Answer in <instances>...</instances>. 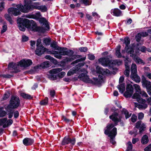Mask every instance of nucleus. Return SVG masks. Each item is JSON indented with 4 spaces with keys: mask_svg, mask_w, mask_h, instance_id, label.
I'll return each mask as SVG.
<instances>
[{
    "mask_svg": "<svg viewBox=\"0 0 151 151\" xmlns=\"http://www.w3.org/2000/svg\"><path fill=\"white\" fill-rule=\"evenodd\" d=\"M118 114L117 113L113 114L109 116V118L114 121L115 123L114 125L112 123L108 124L106 127V129L104 131V133L108 135V136L110 138V142L113 145L115 143V142L114 139L117 134V129L116 127H114L111 131V129L114 126L116 125L119 122V120L117 117Z\"/></svg>",
    "mask_w": 151,
    "mask_h": 151,
    "instance_id": "1",
    "label": "nucleus"
},
{
    "mask_svg": "<svg viewBox=\"0 0 151 151\" xmlns=\"http://www.w3.org/2000/svg\"><path fill=\"white\" fill-rule=\"evenodd\" d=\"M40 5L39 3H35L29 5L28 1H25L24 4V6L20 4L16 5V6L20 11L24 13H28L34 9L40 10L42 12L47 11V8L45 6H39Z\"/></svg>",
    "mask_w": 151,
    "mask_h": 151,
    "instance_id": "2",
    "label": "nucleus"
},
{
    "mask_svg": "<svg viewBox=\"0 0 151 151\" xmlns=\"http://www.w3.org/2000/svg\"><path fill=\"white\" fill-rule=\"evenodd\" d=\"M58 50V52L55 51H48V54H52L55 55V57L58 59H61L62 58V55H68L71 56L73 55L74 53L73 51L72 50H67L66 48L61 47H60Z\"/></svg>",
    "mask_w": 151,
    "mask_h": 151,
    "instance_id": "3",
    "label": "nucleus"
},
{
    "mask_svg": "<svg viewBox=\"0 0 151 151\" xmlns=\"http://www.w3.org/2000/svg\"><path fill=\"white\" fill-rule=\"evenodd\" d=\"M28 28L34 32L44 33L46 31L49 29V27L47 22H45L43 24V27L42 28L37 27L36 24L34 21L31 20L29 27H28Z\"/></svg>",
    "mask_w": 151,
    "mask_h": 151,
    "instance_id": "4",
    "label": "nucleus"
},
{
    "mask_svg": "<svg viewBox=\"0 0 151 151\" xmlns=\"http://www.w3.org/2000/svg\"><path fill=\"white\" fill-rule=\"evenodd\" d=\"M13 7L9 8L8 10V12L9 14H6L4 15V17L5 19L11 23L12 24L13 22L11 18L9 16V14L13 15L15 16H17L20 14L21 13L19 11L20 10Z\"/></svg>",
    "mask_w": 151,
    "mask_h": 151,
    "instance_id": "5",
    "label": "nucleus"
},
{
    "mask_svg": "<svg viewBox=\"0 0 151 151\" xmlns=\"http://www.w3.org/2000/svg\"><path fill=\"white\" fill-rule=\"evenodd\" d=\"M132 98L136 99L137 101L139 103L141 104H139L138 105V107L140 109H145L147 107V104L146 103V101L145 100L141 98L140 95L137 93H134Z\"/></svg>",
    "mask_w": 151,
    "mask_h": 151,
    "instance_id": "6",
    "label": "nucleus"
},
{
    "mask_svg": "<svg viewBox=\"0 0 151 151\" xmlns=\"http://www.w3.org/2000/svg\"><path fill=\"white\" fill-rule=\"evenodd\" d=\"M132 48L131 47L128 48L127 50V53L130 54V56L133 58V60L136 63L144 65L145 63L143 60L136 55H137L136 53H134V51H132Z\"/></svg>",
    "mask_w": 151,
    "mask_h": 151,
    "instance_id": "7",
    "label": "nucleus"
},
{
    "mask_svg": "<svg viewBox=\"0 0 151 151\" xmlns=\"http://www.w3.org/2000/svg\"><path fill=\"white\" fill-rule=\"evenodd\" d=\"M20 103V100L18 97L13 96L11 98L8 107L12 109L17 108L19 106Z\"/></svg>",
    "mask_w": 151,
    "mask_h": 151,
    "instance_id": "8",
    "label": "nucleus"
},
{
    "mask_svg": "<svg viewBox=\"0 0 151 151\" xmlns=\"http://www.w3.org/2000/svg\"><path fill=\"white\" fill-rule=\"evenodd\" d=\"M141 83L142 86L146 88L148 94L151 95V82L147 80L146 78L143 76L142 79Z\"/></svg>",
    "mask_w": 151,
    "mask_h": 151,
    "instance_id": "9",
    "label": "nucleus"
},
{
    "mask_svg": "<svg viewBox=\"0 0 151 151\" xmlns=\"http://www.w3.org/2000/svg\"><path fill=\"white\" fill-rule=\"evenodd\" d=\"M22 17L29 18L34 19L37 20L40 19V21H42L43 24L45 22H47L46 21V19L45 18H41V15L40 12L37 13L35 14H27Z\"/></svg>",
    "mask_w": 151,
    "mask_h": 151,
    "instance_id": "10",
    "label": "nucleus"
},
{
    "mask_svg": "<svg viewBox=\"0 0 151 151\" xmlns=\"http://www.w3.org/2000/svg\"><path fill=\"white\" fill-rule=\"evenodd\" d=\"M62 70V68H58L50 70L49 73L50 75L49 76V78L52 80H55L56 79V76L54 74H56L61 72Z\"/></svg>",
    "mask_w": 151,
    "mask_h": 151,
    "instance_id": "11",
    "label": "nucleus"
},
{
    "mask_svg": "<svg viewBox=\"0 0 151 151\" xmlns=\"http://www.w3.org/2000/svg\"><path fill=\"white\" fill-rule=\"evenodd\" d=\"M48 51H49L48 49L44 47L42 45H41L39 47H37L35 51V53L36 55L40 56L43 54L44 52H46L47 53H48Z\"/></svg>",
    "mask_w": 151,
    "mask_h": 151,
    "instance_id": "12",
    "label": "nucleus"
},
{
    "mask_svg": "<svg viewBox=\"0 0 151 151\" xmlns=\"http://www.w3.org/2000/svg\"><path fill=\"white\" fill-rule=\"evenodd\" d=\"M126 89L124 93V96L127 98L131 97L133 93V88L132 85L130 84H128Z\"/></svg>",
    "mask_w": 151,
    "mask_h": 151,
    "instance_id": "13",
    "label": "nucleus"
},
{
    "mask_svg": "<svg viewBox=\"0 0 151 151\" xmlns=\"http://www.w3.org/2000/svg\"><path fill=\"white\" fill-rule=\"evenodd\" d=\"M76 142L75 138H73L71 139L68 137H65L63 140L62 144L63 145L66 144H68L69 143L70 144L72 145H74Z\"/></svg>",
    "mask_w": 151,
    "mask_h": 151,
    "instance_id": "14",
    "label": "nucleus"
},
{
    "mask_svg": "<svg viewBox=\"0 0 151 151\" xmlns=\"http://www.w3.org/2000/svg\"><path fill=\"white\" fill-rule=\"evenodd\" d=\"M32 60L30 59H24L19 62V64L21 67H27L32 64Z\"/></svg>",
    "mask_w": 151,
    "mask_h": 151,
    "instance_id": "15",
    "label": "nucleus"
},
{
    "mask_svg": "<svg viewBox=\"0 0 151 151\" xmlns=\"http://www.w3.org/2000/svg\"><path fill=\"white\" fill-rule=\"evenodd\" d=\"M98 62L102 65L104 66H110L112 63L108 58H102L99 59Z\"/></svg>",
    "mask_w": 151,
    "mask_h": 151,
    "instance_id": "16",
    "label": "nucleus"
},
{
    "mask_svg": "<svg viewBox=\"0 0 151 151\" xmlns=\"http://www.w3.org/2000/svg\"><path fill=\"white\" fill-rule=\"evenodd\" d=\"M17 23H21L23 25H24L25 27L28 28L29 27L31 21L27 19L19 18L17 19Z\"/></svg>",
    "mask_w": 151,
    "mask_h": 151,
    "instance_id": "17",
    "label": "nucleus"
},
{
    "mask_svg": "<svg viewBox=\"0 0 151 151\" xmlns=\"http://www.w3.org/2000/svg\"><path fill=\"white\" fill-rule=\"evenodd\" d=\"M83 65L84 64L83 63H80L70 70L67 73L68 76H70L76 73L79 70L80 68L79 67L83 66Z\"/></svg>",
    "mask_w": 151,
    "mask_h": 151,
    "instance_id": "18",
    "label": "nucleus"
},
{
    "mask_svg": "<svg viewBox=\"0 0 151 151\" xmlns=\"http://www.w3.org/2000/svg\"><path fill=\"white\" fill-rule=\"evenodd\" d=\"M19 62L17 64L14 63H12L9 64L8 66V68L9 70H14L13 72H16L19 70Z\"/></svg>",
    "mask_w": 151,
    "mask_h": 151,
    "instance_id": "19",
    "label": "nucleus"
},
{
    "mask_svg": "<svg viewBox=\"0 0 151 151\" xmlns=\"http://www.w3.org/2000/svg\"><path fill=\"white\" fill-rule=\"evenodd\" d=\"M124 78L123 77H121L119 79V84L117 86V88L119 89V92L121 93H123L125 90V85L122 82L124 80Z\"/></svg>",
    "mask_w": 151,
    "mask_h": 151,
    "instance_id": "20",
    "label": "nucleus"
},
{
    "mask_svg": "<svg viewBox=\"0 0 151 151\" xmlns=\"http://www.w3.org/2000/svg\"><path fill=\"white\" fill-rule=\"evenodd\" d=\"M83 71L84 72V73H82L80 74L79 76V77L81 80L83 81L86 82H89L90 80L88 76L86 74L87 72L85 70Z\"/></svg>",
    "mask_w": 151,
    "mask_h": 151,
    "instance_id": "21",
    "label": "nucleus"
},
{
    "mask_svg": "<svg viewBox=\"0 0 151 151\" xmlns=\"http://www.w3.org/2000/svg\"><path fill=\"white\" fill-rule=\"evenodd\" d=\"M135 127L137 129L139 128V132L141 133L145 130L146 125L143 123H141V121H139L136 123Z\"/></svg>",
    "mask_w": 151,
    "mask_h": 151,
    "instance_id": "22",
    "label": "nucleus"
},
{
    "mask_svg": "<svg viewBox=\"0 0 151 151\" xmlns=\"http://www.w3.org/2000/svg\"><path fill=\"white\" fill-rule=\"evenodd\" d=\"M96 71L97 73L103 75H105L110 72L109 70L107 69H103L99 66H97L96 67Z\"/></svg>",
    "mask_w": 151,
    "mask_h": 151,
    "instance_id": "23",
    "label": "nucleus"
},
{
    "mask_svg": "<svg viewBox=\"0 0 151 151\" xmlns=\"http://www.w3.org/2000/svg\"><path fill=\"white\" fill-rule=\"evenodd\" d=\"M125 65L126 67V70L124 72V74L127 77L129 76V66L128 65V62H129L128 58L126 57L125 60H124Z\"/></svg>",
    "mask_w": 151,
    "mask_h": 151,
    "instance_id": "24",
    "label": "nucleus"
},
{
    "mask_svg": "<svg viewBox=\"0 0 151 151\" xmlns=\"http://www.w3.org/2000/svg\"><path fill=\"white\" fill-rule=\"evenodd\" d=\"M111 13L113 15L118 17L122 15V12L119 9H114L111 11Z\"/></svg>",
    "mask_w": 151,
    "mask_h": 151,
    "instance_id": "25",
    "label": "nucleus"
},
{
    "mask_svg": "<svg viewBox=\"0 0 151 151\" xmlns=\"http://www.w3.org/2000/svg\"><path fill=\"white\" fill-rule=\"evenodd\" d=\"M23 142L25 146L30 145L33 143L34 140L31 138H26L23 139Z\"/></svg>",
    "mask_w": 151,
    "mask_h": 151,
    "instance_id": "26",
    "label": "nucleus"
},
{
    "mask_svg": "<svg viewBox=\"0 0 151 151\" xmlns=\"http://www.w3.org/2000/svg\"><path fill=\"white\" fill-rule=\"evenodd\" d=\"M132 79L137 83H139L140 81V78L137 74V73H132L130 76Z\"/></svg>",
    "mask_w": 151,
    "mask_h": 151,
    "instance_id": "27",
    "label": "nucleus"
},
{
    "mask_svg": "<svg viewBox=\"0 0 151 151\" xmlns=\"http://www.w3.org/2000/svg\"><path fill=\"white\" fill-rule=\"evenodd\" d=\"M124 43H125L126 45V47L125 49L126 50V51L128 48L129 47H131L132 48V51H133V50L134 49L135 46L132 45V46H130L129 47H128V45L130 43V40L129 38L127 37L124 38Z\"/></svg>",
    "mask_w": 151,
    "mask_h": 151,
    "instance_id": "28",
    "label": "nucleus"
},
{
    "mask_svg": "<svg viewBox=\"0 0 151 151\" xmlns=\"http://www.w3.org/2000/svg\"><path fill=\"white\" fill-rule=\"evenodd\" d=\"M134 50H135V52L134 53H136L137 55H138V53H139V50L142 52H145L146 50V48L144 46H142L139 48H137L135 46L134 49L133 50L134 51Z\"/></svg>",
    "mask_w": 151,
    "mask_h": 151,
    "instance_id": "29",
    "label": "nucleus"
},
{
    "mask_svg": "<svg viewBox=\"0 0 151 151\" xmlns=\"http://www.w3.org/2000/svg\"><path fill=\"white\" fill-rule=\"evenodd\" d=\"M121 47V46L120 45H118L116 48V55L119 58H121L122 57V55L120 52Z\"/></svg>",
    "mask_w": 151,
    "mask_h": 151,
    "instance_id": "30",
    "label": "nucleus"
},
{
    "mask_svg": "<svg viewBox=\"0 0 151 151\" xmlns=\"http://www.w3.org/2000/svg\"><path fill=\"white\" fill-rule=\"evenodd\" d=\"M148 137L146 135H144L141 139V143L143 144H146L149 142Z\"/></svg>",
    "mask_w": 151,
    "mask_h": 151,
    "instance_id": "31",
    "label": "nucleus"
},
{
    "mask_svg": "<svg viewBox=\"0 0 151 151\" xmlns=\"http://www.w3.org/2000/svg\"><path fill=\"white\" fill-rule=\"evenodd\" d=\"M20 95L23 98L27 99H31L33 98L32 96L24 93H21Z\"/></svg>",
    "mask_w": 151,
    "mask_h": 151,
    "instance_id": "32",
    "label": "nucleus"
},
{
    "mask_svg": "<svg viewBox=\"0 0 151 151\" xmlns=\"http://www.w3.org/2000/svg\"><path fill=\"white\" fill-rule=\"evenodd\" d=\"M50 65L49 61H47L42 63L40 65V67L43 68H45L49 67Z\"/></svg>",
    "mask_w": 151,
    "mask_h": 151,
    "instance_id": "33",
    "label": "nucleus"
},
{
    "mask_svg": "<svg viewBox=\"0 0 151 151\" xmlns=\"http://www.w3.org/2000/svg\"><path fill=\"white\" fill-rule=\"evenodd\" d=\"M122 113L124 114L125 115V117L126 119L129 118L131 115V113H129L125 109H123L122 111Z\"/></svg>",
    "mask_w": 151,
    "mask_h": 151,
    "instance_id": "34",
    "label": "nucleus"
},
{
    "mask_svg": "<svg viewBox=\"0 0 151 151\" xmlns=\"http://www.w3.org/2000/svg\"><path fill=\"white\" fill-rule=\"evenodd\" d=\"M81 55H73L71 56V57L70 58H67V61H70L73 60L75 59L76 58H81Z\"/></svg>",
    "mask_w": 151,
    "mask_h": 151,
    "instance_id": "35",
    "label": "nucleus"
},
{
    "mask_svg": "<svg viewBox=\"0 0 151 151\" xmlns=\"http://www.w3.org/2000/svg\"><path fill=\"white\" fill-rule=\"evenodd\" d=\"M131 73H137V66L135 64H132L131 68Z\"/></svg>",
    "mask_w": 151,
    "mask_h": 151,
    "instance_id": "36",
    "label": "nucleus"
},
{
    "mask_svg": "<svg viewBox=\"0 0 151 151\" xmlns=\"http://www.w3.org/2000/svg\"><path fill=\"white\" fill-rule=\"evenodd\" d=\"M50 46L53 48L55 50H58L59 47L57 45V43L55 42H54L50 44Z\"/></svg>",
    "mask_w": 151,
    "mask_h": 151,
    "instance_id": "37",
    "label": "nucleus"
},
{
    "mask_svg": "<svg viewBox=\"0 0 151 151\" xmlns=\"http://www.w3.org/2000/svg\"><path fill=\"white\" fill-rule=\"evenodd\" d=\"M80 2L84 4L85 5H89L91 4L90 0H80Z\"/></svg>",
    "mask_w": 151,
    "mask_h": 151,
    "instance_id": "38",
    "label": "nucleus"
},
{
    "mask_svg": "<svg viewBox=\"0 0 151 151\" xmlns=\"http://www.w3.org/2000/svg\"><path fill=\"white\" fill-rule=\"evenodd\" d=\"M127 151H131L132 148V145L131 142H128L127 145Z\"/></svg>",
    "mask_w": 151,
    "mask_h": 151,
    "instance_id": "39",
    "label": "nucleus"
},
{
    "mask_svg": "<svg viewBox=\"0 0 151 151\" xmlns=\"http://www.w3.org/2000/svg\"><path fill=\"white\" fill-rule=\"evenodd\" d=\"M18 24V26L19 29L22 31H24L25 30V26L23 25L21 23H17Z\"/></svg>",
    "mask_w": 151,
    "mask_h": 151,
    "instance_id": "40",
    "label": "nucleus"
},
{
    "mask_svg": "<svg viewBox=\"0 0 151 151\" xmlns=\"http://www.w3.org/2000/svg\"><path fill=\"white\" fill-rule=\"evenodd\" d=\"M13 123V121L11 119L8 120L6 124L3 125V127L6 128L9 125H11Z\"/></svg>",
    "mask_w": 151,
    "mask_h": 151,
    "instance_id": "41",
    "label": "nucleus"
},
{
    "mask_svg": "<svg viewBox=\"0 0 151 151\" xmlns=\"http://www.w3.org/2000/svg\"><path fill=\"white\" fill-rule=\"evenodd\" d=\"M45 58L47 59L50 60L54 63H57L56 60L50 55H46L45 56Z\"/></svg>",
    "mask_w": 151,
    "mask_h": 151,
    "instance_id": "42",
    "label": "nucleus"
},
{
    "mask_svg": "<svg viewBox=\"0 0 151 151\" xmlns=\"http://www.w3.org/2000/svg\"><path fill=\"white\" fill-rule=\"evenodd\" d=\"M48 98L46 97L44 100L40 102V104L42 105H47L48 102Z\"/></svg>",
    "mask_w": 151,
    "mask_h": 151,
    "instance_id": "43",
    "label": "nucleus"
},
{
    "mask_svg": "<svg viewBox=\"0 0 151 151\" xmlns=\"http://www.w3.org/2000/svg\"><path fill=\"white\" fill-rule=\"evenodd\" d=\"M50 40L48 38H45L43 40V42L45 45H49L50 43Z\"/></svg>",
    "mask_w": 151,
    "mask_h": 151,
    "instance_id": "44",
    "label": "nucleus"
},
{
    "mask_svg": "<svg viewBox=\"0 0 151 151\" xmlns=\"http://www.w3.org/2000/svg\"><path fill=\"white\" fill-rule=\"evenodd\" d=\"M135 89L136 90L137 92L139 93L141 91V89L140 86L137 84H134V85Z\"/></svg>",
    "mask_w": 151,
    "mask_h": 151,
    "instance_id": "45",
    "label": "nucleus"
},
{
    "mask_svg": "<svg viewBox=\"0 0 151 151\" xmlns=\"http://www.w3.org/2000/svg\"><path fill=\"white\" fill-rule=\"evenodd\" d=\"M144 74L146 77L151 80V73H150L145 71Z\"/></svg>",
    "mask_w": 151,
    "mask_h": 151,
    "instance_id": "46",
    "label": "nucleus"
},
{
    "mask_svg": "<svg viewBox=\"0 0 151 151\" xmlns=\"http://www.w3.org/2000/svg\"><path fill=\"white\" fill-rule=\"evenodd\" d=\"M137 116L135 114H133L131 117V120L132 122H135L137 119Z\"/></svg>",
    "mask_w": 151,
    "mask_h": 151,
    "instance_id": "47",
    "label": "nucleus"
},
{
    "mask_svg": "<svg viewBox=\"0 0 151 151\" xmlns=\"http://www.w3.org/2000/svg\"><path fill=\"white\" fill-rule=\"evenodd\" d=\"M142 37V36L141 35V34H140V33L138 34L136 36L135 38L137 41L139 42L140 40Z\"/></svg>",
    "mask_w": 151,
    "mask_h": 151,
    "instance_id": "48",
    "label": "nucleus"
},
{
    "mask_svg": "<svg viewBox=\"0 0 151 151\" xmlns=\"http://www.w3.org/2000/svg\"><path fill=\"white\" fill-rule=\"evenodd\" d=\"M139 93H140V94H141L142 96L146 97L148 96L147 94L144 91H141Z\"/></svg>",
    "mask_w": 151,
    "mask_h": 151,
    "instance_id": "49",
    "label": "nucleus"
},
{
    "mask_svg": "<svg viewBox=\"0 0 151 151\" xmlns=\"http://www.w3.org/2000/svg\"><path fill=\"white\" fill-rule=\"evenodd\" d=\"M7 26L5 24H4L3 26V29L1 32V33L2 34L4 32L7 30Z\"/></svg>",
    "mask_w": 151,
    "mask_h": 151,
    "instance_id": "50",
    "label": "nucleus"
},
{
    "mask_svg": "<svg viewBox=\"0 0 151 151\" xmlns=\"http://www.w3.org/2000/svg\"><path fill=\"white\" fill-rule=\"evenodd\" d=\"M79 50L82 52H85L87 50V48L86 47H80L79 49Z\"/></svg>",
    "mask_w": 151,
    "mask_h": 151,
    "instance_id": "51",
    "label": "nucleus"
},
{
    "mask_svg": "<svg viewBox=\"0 0 151 151\" xmlns=\"http://www.w3.org/2000/svg\"><path fill=\"white\" fill-rule=\"evenodd\" d=\"M144 117V114L143 113L141 112L138 114V118L139 119H142Z\"/></svg>",
    "mask_w": 151,
    "mask_h": 151,
    "instance_id": "52",
    "label": "nucleus"
},
{
    "mask_svg": "<svg viewBox=\"0 0 151 151\" xmlns=\"http://www.w3.org/2000/svg\"><path fill=\"white\" fill-rule=\"evenodd\" d=\"M62 119L63 121L66 122H69L70 121V120L69 119H67L64 116H62Z\"/></svg>",
    "mask_w": 151,
    "mask_h": 151,
    "instance_id": "53",
    "label": "nucleus"
},
{
    "mask_svg": "<svg viewBox=\"0 0 151 151\" xmlns=\"http://www.w3.org/2000/svg\"><path fill=\"white\" fill-rule=\"evenodd\" d=\"M65 74V72H62L58 74V76L59 78H62L64 76Z\"/></svg>",
    "mask_w": 151,
    "mask_h": 151,
    "instance_id": "54",
    "label": "nucleus"
},
{
    "mask_svg": "<svg viewBox=\"0 0 151 151\" xmlns=\"http://www.w3.org/2000/svg\"><path fill=\"white\" fill-rule=\"evenodd\" d=\"M29 39L28 37L26 36L25 35H22V40L23 42H26Z\"/></svg>",
    "mask_w": 151,
    "mask_h": 151,
    "instance_id": "55",
    "label": "nucleus"
},
{
    "mask_svg": "<svg viewBox=\"0 0 151 151\" xmlns=\"http://www.w3.org/2000/svg\"><path fill=\"white\" fill-rule=\"evenodd\" d=\"M145 151H151V144L145 147L144 149Z\"/></svg>",
    "mask_w": 151,
    "mask_h": 151,
    "instance_id": "56",
    "label": "nucleus"
},
{
    "mask_svg": "<svg viewBox=\"0 0 151 151\" xmlns=\"http://www.w3.org/2000/svg\"><path fill=\"white\" fill-rule=\"evenodd\" d=\"M142 37H145L148 35V33L147 32H142L140 33Z\"/></svg>",
    "mask_w": 151,
    "mask_h": 151,
    "instance_id": "57",
    "label": "nucleus"
},
{
    "mask_svg": "<svg viewBox=\"0 0 151 151\" xmlns=\"http://www.w3.org/2000/svg\"><path fill=\"white\" fill-rule=\"evenodd\" d=\"M86 59V57H83L81 58L80 59H78L75 61L73 62V63H78V62L81 61V60H84Z\"/></svg>",
    "mask_w": 151,
    "mask_h": 151,
    "instance_id": "58",
    "label": "nucleus"
},
{
    "mask_svg": "<svg viewBox=\"0 0 151 151\" xmlns=\"http://www.w3.org/2000/svg\"><path fill=\"white\" fill-rule=\"evenodd\" d=\"M35 42L34 41H30V45L32 48H34L35 46Z\"/></svg>",
    "mask_w": 151,
    "mask_h": 151,
    "instance_id": "59",
    "label": "nucleus"
},
{
    "mask_svg": "<svg viewBox=\"0 0 151 151\" xmlns=\"http://www.w3.org/2000/svg\"><path fill=\"white\" fill-rule=\"evenodd\" d=\"M6 120L5 118L0 119V125L4 124L6 122Z\"/></svg>",
    "mask_w": 151,
    "mask_h": 151,
    "instance_id": "60",
    "label": "nucleus"
},
{
    "mask_svg": "<svg viewBox=\"0 0 151 151\" xmlns=\"http://www.w3.org/2000/svg\"><path fill=\"white\" fill-rule=\"evenodd\" d=\"M9 96V93H5L4 94L3 99L4 100H6L8 98Z\"/></svg>",
    "mask_w": 151,
    "mask_h": 151,
    "instance_id": "61",
    "label": "nucleus"
},
{
    "mask_svg": "<svg viewBox=\"0 0 151 151\" xmlns=\"http://www.w3.org/2000/svg\"><path fill=\"white\" fill-rule=\"evenodd\" d=\"M4 2H2L0 3V11L4 9Z\"/></svg>",
    "mask_w": 151,
    "mask_h": 151,
    "instance_id": "62",
    "label": "nucleus"
},
{
    "mask_svg": "<svg viewBox=\"0 0 151 151\" xmlns=\"http://www.w3.org/2000/svg\"><path fill=\"white\" fill-rule=\"evenodd\" d=\"M88 58L90 60H93L95 59V56L91 54L88 55Z\"/></svg>",
    "mask_w": 151,
    "mask_h": 151,
    "instance_id": "63",
    "label": "nucleus"
},
{
    "mask_svg": "<svg viewBox=\"0 0 151 151\" xmlns=\"http://www.w3.org/2000/svg\"><path fill=\"white\" fill-rule=\"evenodd\" d=\"M139 139L138 138H133L132 139V143L133 144H135L136 143L138 142Z\"/></svg>",
    "mask_w": 151,
    "mask_h": 151,
    "instance_id": "64",
    "label": "nucleus"
}]
</instances>
